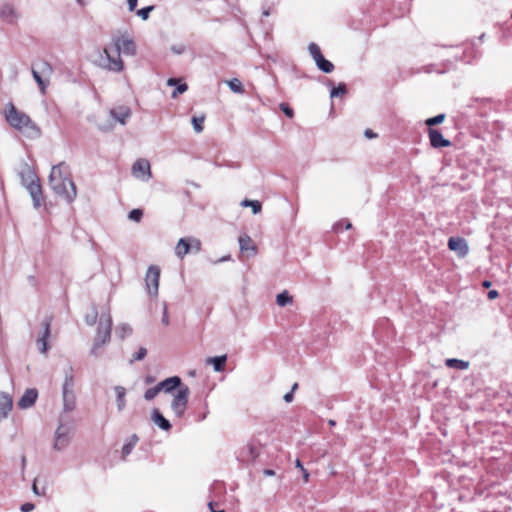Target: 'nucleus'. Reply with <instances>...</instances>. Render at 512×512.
<instances>
[{"instance_id":"nucleus-41","label":"nucleus","mask_w":512,"mask_h":512,"mask_svg":"<svg viewBox=\"0 0 512 512\" xmlns=\"http://www.w3.org/2000/svg\"><path fill=\"white\" fill-rule=\"evenodd\" d=\"M147 355V350L144 347L139 348V350L133 355L131 362L133 361H141Z\"/></svg>"},{"instance_id":"nucleus-2","label":"nucleus","mask_w":512,"mask_h":512,"mask_svg":"<svg viewBox=\"0 0 512 512\" xmlns=\"http://www.w3.org/2000/svg\"><path fill=\"white\" fill-rule=\"evenodd\" d=\"M5 119L11 127L30 137H38L41 134L40 128L32 119L26 113L17 110L12 103L6 106Z\"/></svg>"},{"instance_id":"nucleus-33","label":"nucleus","mask_w":512,"mask_h":512,"mask_svg":"<svg viewBox=\"0 0 512 512\" xmlns=\"http://www.w3.org/2000/svg\"><path fill=\"white\" fill-rule=\"evenodd\" d=\"M227 85L229 86V88L234 92V93H238V94H242L244 93V88H243V85L241 83V81L237 78H233L231 80H228L227 82Z\"/></svg>"},{"instance_id":"nucleus-55","label":"nucleus","mask_w":512,"mask_h":512,"mask_svg":"<svg viewBox=\"0 0 512 512\" xmlns=\"http://www.w3.org/2000/svg\"><path fill=\"white\" fill-rule=\"evenodd\" d=\"M263 473H264L265 476H273V475H275V472L273 470H271V469H265L263 471Z\"/></svg>"},{"instance_id":"nucleus-17","label":"nucleus","mask_w":512,"mask_h":512,"mask_svg":"<svg viewBox=\"0 0 512 512\" xmlns=\"http://www.w3.org/2000/svg\"><path fill=\"white\" fill-rule=\"evenodd\" d=\"M38 398V391L34 388L27 389L19 399L17 405L20 409L32 407Z\"/></svg>"},{"instance_id":"nucleus-22","label":"nucleus","mask_w":512,"mask_h":512,"mask_svg":"<svg viewBox=\"0 0 512 512\" xmlns=\"http://www.w3.org/2000/svg\"><path fill=\"white\" fill-rule=\"evenodd\" d=\"M113 390L116 396L117 409L121 412L126 407V389L121 385H116Z\"/></svg>"},{"instance_id":"nucleus-18","label":"nucleus","mask_w":512,"mask_h":512,"mask_svg":"<svg viewBox=\"0 0 512 512\" xmlns=\"http://www.w3.org/2000/svg\"><path fill=\"white\" fill-rule=\"evenodd\" d=\"M42 326H43L42 334H41V336L38 337V339L36 340V343H37L39 352L45 354L48 351L47 340L50 337V326H51L50 320L46 319L43 322Z\"/></svg>"},{"instance_id":"nucleus-1","label":"nucleus","mask_w":512,"mask_h":512,"mask_svg":"<svg viewBox=\"0 0 512 512\" xmlns=\"http://www.w3.org/2000/svg\"><path fill=\"white\" fill-rule=\"evenodd\" d=\"M49 185L55 194L72 202L77 196L75 183L70 177L68 167L64 163L55 165L49 175Z\"/></svg>"},{"instance_id":"nucleus-12","label":"nucleus","mask_w":512,"mask_h":512,"mask_svg":"<svg viewBox=\"0 0 512 512\" xmlns=\"http://www.w3.org/2000/svg\"><path fill=\"white\" fill-rule=\"evenodd\" d=\"M132 174L140 180L148 181L152 175L149 161L143 158L136 160L132 166Z\"/></svg>"},{"instance_id":"nucleus-51","label":"nucleus","mask_w":512,"mask_h":512,"mask_svg":"<svg viewBox=\"0 0 512 512\" xmlns=\"http://www.w3.org/2000/svg\"><path fill=\"white\" fill-rule=\"evenodd\" d=\"M498 297V292L496 290H491L488 292V298L490 300L496 299Z\"/></svg>"},{"instance_id":"nucleus-56","label":"nucleus","mask_w":512,"mask_h":512,"mask_svg":"<svg viewBox=\"0 0 512 512\" xmlns=\"http://www.w3.org/2000/svg\"><path fill=\"white\" fill-rule=\"evenodd\" d=\"M162 322L165 324V325H168L169 321H168V315H167V311L165 310L164 311V315H163V318H162Z\"/></svg>"},{"instance_id":"nucleus-53","label":"nucleus","mask_w":512,"mask_h":512,"mask_svg":"<svg viewBox=\"0 0 512 512\" xmlns=\"http://www.w3.org/2000/svg\"><path fill=\"white\" fill-rule=\"evenodd\" d=\"M365 136H366L367 138H374V137H376V134H374V133L372 132V130L367 129V130L365 131Z\"/></svg>"},{"instance_id":"nucleus-61","label":"nucleus","mask_w":512,"mask_h":512,"mask_svg":"<svg viewBox=\"0 0 512 512\" xmlns=\"http://www.w3.org/2000/svg\"><path fill=\"white\" fill-rule=\"evenodd\" d=\"M25 464H26V458L23 456L22 457V465H23V467L25 466Z\"/></svg>"},{"instance_id":"nucleus-5","label":"nucleus","mask_w":512,"mask_h":512,"mask_svg":"<svg viewBox=\"0 0 512 512\" xmlns=\"http://www.w3.org/2000/svg\"><path fill=\"white\" fill-rule=\"evenodd\" d=\"M111 326H112V320L110 315L108 314L105 319H101L97 334L91 349V354L98 356L99 349L109 342L110 335H111Z\"/></svg>"},{"instance_id":"nucleus-21","label":"nucleus","mask_w":512,"mask_h":512,"mask_svg":"<svg viewBox=\"0 0 512 512\" xmlns=\"http://www.w3.org/2000/svg\"><path fill=\"white\" fill-rule=\"evenodd\" d=\"M27 190L29 191L35 207H40L42 202V189L39 181H35L33 183L28 184L25 186Z\"/></svg>"},{"instance_id":"nucleus-26","label":"nucleus","mask_w":512,"mask_h":512,"mask_svg":"<svg viewBox=\"0 0 512 512\" xmlns=\"http://www.w3.org/2000/svg\"><path fill=\"white\" fill-rule=\"evenodd\" d=\"M239 246H240V250L242 252H248V251H251L253 253L256 252V246H255L253 240L247 235H243V236L239 237Z\"/></svg>"},{"instance_id":"nucleus-64","label":"nucleus","mask_w":512,"mask_h":512,"mask_svg":"<svg viewBox=\"0 0 512 512\" xmlns=\"http://www.w3.org/2000/svg\"><path fill=\"white\" fill-rule=\"evenodd\" d=\"M265 16H268L269 15V12L268 11H264L263 13Z\"/></svg>"},{"instance_id":"nucleus-43","label":"nucleus","mask_w":512,"mask_h":512,"mask_svg":"<svg viewBox=\"0 0 512 512\" xmlns=\"http://www.w3.org/2000/svg\"><path fill=\"white\" fill-rule=\"evenodd\" d=\"M281 110L285 113V115L289 118H292L294 116L293 109L290 108L287 104H280Z\"/></svg>"},{"instance_id":"nucleus-27","label":"nucleus","mask_w":512,"mask_h":512,"mask_svg":"<svg viewBox=\"0 0 512 512\" xmlns=\"http://www.w3.org/2000/svg\"><path fill=\"white\" fill-rule=\"evenodd\" d=\"M179 81L175 78H169L167 80L168 86H176V89L172 92V97L176 98L179 94H182L187 91L188 86L186 83H178Z\"/></svg>"},{"instance_id":"nucleus-15","label":"nucleus","mask_w":512,"mask_h":512,"mask_svg":"<svg viewBox=\"0 0 512 512\" xmlns=\"http://www.w3.org/2000/svg\"><path fill=\"white\" fill-rule=\"evenodd\" d=\"M160 391L165 393H172L174 390H179L180 387H187L182 384L181 378L178 376L169 377L158 383Z\"/></svg>"},{"instance_id":"nucleus-9","label":"nucleus","mask_w":512,"mask_h":512,"mask_svg":"<svg viewBox=\"0 0 512 512\" xmlns=\"http://www.w3.org/2000/svg\"><path fill=\"white\" fill-rule=\"evenodd\" d=\"M201 251L200 240L192 237L181 238L175 248L177 256H184L186 254H198Z\"/></svg>"},{"instance_id":"nucleus-48","label":"nucleus","mask_w":512,"mask_h":512,"mask_svg":"<svg viewBox=\"0 0 512 512\" xmlns=\"http://www.w3.org/2000/svg\"><path fill=\"white\" fill-rule=\"evenodd\" d=\"M127 3L129 10L134 11L137 6L138 0H128Z\"/></svg>"},{"instance_id":"nucleus-40","label":"nucleus","mask_w":512,"mask_h":512,"mask_svg":"<svg viewBox=\"0 0 512 512\" xmlns=\"http://www.w3.org/2000/svg\"><path fill=\"white\" fill-rule=\"evenodd\" d=\"M154 9L153 6L144 7L137 11V15L141 17L143 20H147L149 18L150 12Z\"/></svg>"},{"instance_id":"nucleus-11","label":"nucleus","mask_w":512,"mask_h":512,"mask_svg":"<svg viewBox=\"0 0 512 512\" xmlns=\"http://www.w3.org/2000/svg\"><path fill=\"white\" fill-rule=\"evenodd\" d=\"M113 46L119 55L121 53L129 56H134L136 54V44L127 36L113 38Z\"/></svg>"},{"instance_id":"nucleus-39","label":"nucleus","mask_w":512,"mask_h":512,"mask_svg":"<svg viewBox=\"0 0 512 512\" xmlns=\"http://www.w3.org/2000/svg\"><path fill=\"white\" fill-rule=\"evenodd\" d=\"M346 93V87L344 84H339L337 87L331 90V97H338Z\"/></svg>"},{"instance_id":"nucleus-50","label":"nucleus","mask_w":512,"mask_h":512,"mask_svg":"<svg viewBox=\"0 0 512 512\" xmlns=\"http://www.w3.org/2000/svg\"><path fill=\"white\" fill-rule=\"evenodd\" d=\"M294 394L292 392H288L284 395L283 399L285 402L290 403L293 401Z\"/></svg>"},{"instance_id":"nucleus-31","label":"nucleus","mask_w":512,"mask_h":512,"mask_svg":"<svg viewBox=\"0 0 512 512\" xmlns=\"http://www.w3.org/2000/svg\"><path fill=\"white\" fill-rule=\"evenodd\" d=\"M115 333L120 339H125L131 335L132 328L128 324L123 323L117 326Z\"/></svg>"},{"instance_id":"nucleus-23","label":"nucleus","mask_w":512,"mask_h":512,"mask_svg":"<svg viewBox=\"0 0 512 512\" xmlns=\"http://www.w3.org/2000/svg\"><path fill=\"white\" fill-rule=\"evenodd\" d=\"M19 176L21 178V182L24 186H27L30 183L37 181V176L32 170V168L28 165H25L24 168L20 171Z\"/></svg>"},{"instance_id":"nucleus-45","label":"nucleus","mask_w":512,"mask_h":512,"mask_svg":"<svg viewBox=\"0 0 512 512\" xmlns=\"http://www.w3.org/2000/svg\"><path fill=\"white\" fill-rule=\"evenodd\" d=\"M96 318H97V312L93 311V313L91 315H87L85 317V321H86L87 324L93 325L96 322Z\"/></svg>"},{"instance_id":"nucleus-54","label":"nucleus","mask_w":512,"mask_h":512,"mask_svg":"<svg viewBox=\"0 0 512 512\" xmlns=\"http://www.w3.org/2000/svg\"><path fill=\"white\" fill-rule=\"evenodd\" d=\"M129 443H133V446L136 445V443L138 442V437L136 435H132L129 440H128Z\"/></svg>"},{"instance_id":"nucleus-8","label":"nucleus","mask_w":512,"mask_h":512,"mask_svg":"<svg viewBox=\"0 0 512 512\" xmlns=\"http://www.w3.org/2000/svg\"><path fill=\"white\" fill-rule=\"evenodd\" d=\"M63 419L64 418L60 416L59 425L55 431L53 447L57 451H61L68 446L72 433V427L68 424H65Z\"/></svg>"},{"instance_id":"nucleus-30","label":"nucleus","mask_w":512,"mask_h":512,"mask_svg":"<svg viewBox=\"0 0 512 512\" xmlns=\"http://www.w3.org/2000/svg\"><path fill=\"white\" fill-rule=\"evenodd\" d=\"M293 302V297L289 295V293L287 291H283L281 293H279L277 296H276V303L281 306V307H284L286 305H289Z\"/></svg>"},{"instance_id":"nucleus-34","label":"nucleus","mask_w":512,"mask_h":512,"mask_svg":"<svg viewBox=\"0 0 512 512\" xmlns=\"http://www.w3.org/2000/svg\"><path fill=\"white\" fill-rule=\"evenodd\" d=\"M309 53L313 57L314 61L322 56L320 47L315 43H310L308 47Z\"/></svg>"},{"instance_id":"nucleus-44","label":"nucleus","mask_w":512,"mask_h":512,"mask_svg":"<svg viewBox=\"0 0 512 512\" xmlns=\"http://www.w3.org/2000/svg\"><path fill=\"white\" fill-rule=\"evenodd\" d=\"M133 448H134L133 443H129L127 441V443H125L122 447L123 457H126L127 455H129L131 453V451L133 450Z\"/></svg>"},{"instance_id":"nucleus-37","label":"nucleus","mask_w":512,"mask_h":512,"mask_svg":"<svg viewBox=\"0 0 512 512\" xmlns=\"http://www.w3.org/2000/svg\"><path fill=\"white\" fill-rule=\"evenodd\" d=\"M444 119H445V115L439 114L435 117L428 118L425 123H426V125L432 127L434 125H438V124L442 123L444 121Z\"/></svg>"},{"instance_id":"nucleus-6","label":"nucleus","mask_w":512,"mask_h":512,"mask_svg":"<svg viewBox=\"0 0 512 512\" xmlns=\"http://www.w3.org/2000/svg\"><path fill=\"white\" fill-rule=\"evenodd\" d=\"M100 66L111 72H122L124 62L116 50L112 51L108 47L104 48L103 55L100 57Z\"/></svg>"},{"instance_id":"nucleus-52","label":"nucleus","mask_w":512,"mask_h":512,"mask_svg":"<svg viewBox=\"0 0 512 512\" xmlns=\"http://www.w3.org/2000/svg\"><path fill=\"white\" fill-rule=\"evenodd\" d=\"M301 472L303 474L304 482H308L309 481V473H308V471L306 469H303Z\"/></svg>"},{"instance_id":"nucleus-36","label":"nucleus","mask_w":512,"mask_h":512,"mask_svg":"<svg viewBox=\"0 0 512 512\" xmlns=\"http://www.w3.org/2000/svg\"><path fill=\"white\" fill-rule=\"evenodd\" d=\"M204 117H193L192 124L195 132L200 133L203 131Z\"/></svg>"},{"instance_id":"nucleus-16","label":"nucleus","mask_w":512,"mask_h":512,"mask_svg":"<svg viewBox=\"0 0 512 512\" xmlns=\"http://www.w3.org/2000/svg\"><path fill=\"white\" fill-rule=\"evenodd\" d=\"M448 247L451 251L457 253L460 256H465L469 252L466 240L461 237H451L448 240Z\"/></svg>"},{"instance_id":"nucleus-32","label":"nucleus","mask_w":512,"mask_h":512,"mask_svg":"<svg viewBox=\"0 0 512 512\" xmlns=\"http://www.w3.org/2000/svg\"><path fill=\"white\" fill-rule=\"evenodd\" d=\"M241 206L243 207H251L254 214H258L261 212L262 205L258 200H248L245 199L241 202Z\"/></svg>"},{"instance_id":"nucleus-28","label":"nucleus","mask_w":512,"mask_h":512,"mask_svg":"<svg viewBox=\"0 0 512 512\" xmlns=\"http://www.w3.org/2000/svg\"><path fill=\"white\" fill-rule=\"evenodd\" d=\"M445 364L449 368H454L458 370H466L469 367V362L455 358L447 359L445 361Z\"/></svg>"},{"instance_id":"nucleus-46","label":"nucleus","mask_w":512,"mask_h":512,"mask_svg":"<svg viewBox=\"0 0 512 512\" xmlns=\"http://www.w3.org/2000/svg\"><path fill=\"white\" fill-rule=\"evenodd\" d=\"M34 508H35L34 504H32V503H24L23 505H21L20 510L22 512H31V511L34 510Z\"/></svg>"},{"instance_id":"nucleus-63","label":"nucleus","mask_w":512,"mask_h":512,"mask_svg":"<svg viewBox=\"0 0 512 512\" xmlns=\"http://www.w3.org/2000/svg\"><path fill=\"white\" fill-rule=\"evenodd\" d=\"M209 506H210V508H212V503H209ZM211 510H212V512H224L223 510H220V511H214L213 509H211Z\"/></svg>"},{"instance_id":"nucleus-7","label":"nucleus","mask_w":512,"mask_h":512,"mask_svg":"<svg viewBox=\"0 0 512 512\" xmlns=\"http://www.w3.org/2000/svg\"><path fill=\"white\" fill-rule=\"evenodd\" d=\"M190 389L189 387H180L173 395L171 409L177 418L183 417L187 409Z\"/></svg>"},{"instance_id":"nucleus-38","label":"nucleus","mask_w":512,"mask_h":512,"mask_svg":"<svg viewBox=\"0 0 512 512\" xmlns=\"http://www.w3.org/2000/svg\"><path fill=\"white\" fill-rule=\"evenodd\" d=\"M143 216V211L141 209H133L129 212L128 218L131 221L140 222Z\"/></svg>"},{"instance_id":"nucleus-20","label":"nucleus","mask_w":512,"mask_h":512,"mask_svg":"<svg viewBox=\"0 0 512 512\" xmlns=\"http://www.w3.org/2000/svg\"><path fill=\"white\" fill-rule=\"evenodd\" d=\"M110 115L121 124H125L131 116V110L128 106H118L110 110Z\"/></svg>"},{"instance_id":"nucleus-19","label":"nucleus","mask_w":512,"mask_h":512,"mask_svg":"<svg viewBox=\"0 0 512 512\" xmlns=\"http://www.w3.org/2000/svg\"><path fill=\"white\" fill-rule=\"evenodd\" d=\"M428 135L430 144L433 148L448 147L451 145L450 141L445 139L442 133L437 129L430 128Z\"/></svg>"},{"instance_id":"nucleus-49","label":"nucleus","mask_w":512,"mask_h":512,"mask_svg":"<svg viewBox=\"0 0 512 512\" xmlns=\"http://www.w3.org/2000/svg\"><path fill=\"white\" fill-rule=\"evenodd\" d=\"M32 490H33L34 494H36V495H38V496H42V495H44V494H45V492H44V491H39V490H38V487H37V485H36V481H34V483H33V485H32Z\"/></svg>"},{"instance_id":"nucleus-59","label":"nucleus","mask_w":512,"mask_h":512,"mask_svg":"<svg viewBox=\"0 0 512 512\" xmlns=\"http://www.w3.org/2000/svg\"><path fill=\"white\" fill-rule=\"evenodd\" d=\"M482 285L485 288H489L491 286V282L490 281H484Z\"/></svg>"},{"instance_id":"nucleus-62","label":"nucleus","mask_w":512,"mask_h":512,"mask_svg":"<svg viewBox=\"0 0 512 512\" xmlns=\"http://www.w3.org/2000/svg\"><path fill=\"white\" fill-rule=\"evenodd\" d=\"M329 425L334 426L335 425V421L334 420H329Z\"/></svg>"},{"instance_id":"nucleus-58","label":"nucleus","mask_w":512,"mask_h":512,"mask_svg":"<svg viewBox=\"0 0 512 512\" xmlns=\"http://www.w3.org/2000/svg\"><path fill=\"white\" fill-rule=\"evenodd\" d=\"M153 381H154V378H153V377H151V376H147V377L145 378V382H146L147 384H150V383H152Z\"/></svg>"},{"instance_id":"nucleus-57","label":"nucleus","mask_w":512,"mask_h":512,"mask_svg":"<svg viewBox=\"0 0 512 512\" xmlns=\"http://www.w3.org/2000/svg\"><path fill=\"white\" fill-rule=\"evenodd\" d=\"M295 465H296V467H297V468H299L301 471H302L303 469H305V468L303 467L302 463L300 462V460H296Z\"/></svg>"},{"instance_id":"nucleus-3","label":"nucleus","mask_w":512,"mask_h":512,"mask_svg":"<svg viewBox=\"0 0 512 512\" xmlns=\"http://www.w3.org/2000/svg\"><path fill=\"white\" fill-rule=\"evenodd\" d=\"M31 72L40 92L45 95L54 72L53 66L48 61L41 60L32 65Z\"/></svg>"},{"instance_id":"nucleus-35","label":"nucleus","mask_w":512,"mask_h":512,"mask_svg":"<svg viewBox=\"0 0 512 512\" xmlns=\"http://www.w3.org/2000/svg\"><path fill=\"white\" fill-rule=\"evenodd\" d=\"M159 392H160V388L157 384L155 387H152V388L146 390V392L144 394V398L147 401H150V400L154 399Z\"/></svg>"},{"instance_id":"nucleus-60","label":"nucleus","mask_w":512,"mask_h":512,"mask_svg":"<svg viewBox=\"0 0 512 512\" xmlns=\"http://www.w3.org/2000/svg\"><path fill=\"white\" fill-rule=\"evenodd\" d=\"M297 388H298V384L294 383L290 392H292L294 394V392L297 390Z\"/></svg>"},{"instance_id":"nucleus-42","label":"nucleus","mask_w":512,"mask_h":512,"mask_svg":"<svg viewBox=\"0 0 512 512\" xmlns=\"http://www.w3.org/2000/svg\"><path fill=\"white\" fill-rule=\"evenodd\" d=\"M245 450L247 451L251 459H255L258 456V450L253 444H248L245 447Z\"/></svg>"},{"instance_id":"nucleus-10","label":"nucleus","mask_w":512,"mask_h":512,"mask_svg":"<svg viewBox=\"0 0 512 512\" xmlns=\"http://www.w3.org/2000/svg\"><path fill=\"white\" fill-rule=\"evenodd\" d=\"M160 279V268L157 266H150L145 276V283L147 292L150 296L156 297L158 295Z\"/></svg>"},{"instance_id":"nucleus-29","label":"nucleus","mask_w":512,"mask_h":512,"mask_svg":"<svg viewBox=\"0 0 512 512\" xmlns=\"http://www.w3.org/2000/svg\"><path fill=\"white\" fill-rule=\"evenodd\" d=\"M315 63L324 73H331L334 70V65L329 60H326L323 55L316 59Z\"/></svg>"},{"instance_id":"nucleus-14","label":"nucleus","mask_w":512,"mask_h":512,"mask_svg":"<svg viewBox=\"0 0 512 512\" xmlns=\"http://www.w3.org/2000/svg\"><path fill=\"white\" fill-rule=\"evenodd\" d=\"M13 408V398L7 392H0V421L6 419Z\"/></svg>"},{"instance_id":"nucleus-47","label":"nucleus","mask_w":512,"mask_h":512,"mask_svg":"<svg viewBox=\"0 0 512 512\" xmlns=\"http://www.w3.org/2000/svg\"><path fill=\"white\" fill-rule=\"evenodd\" d=\"M342 224L345 225V229H350L352 226L349 221L344 220V221L337 223L335 226V229L338 231L340 229V227L342 226Z\"/></svg>"},{"instance_id":"nucleus-4","label":"nucleus","mask_w":512,"mask_h":512,"mask_svg":"<svg viewBox=\"0 0 512 512\" xmlns=\"http://www.w3.org/2000/svg\"><path fill=\"white\" fill-rule=\"evenodd\" d=\"M74 377L71 372L66 373L62 384V413L60 416L64 418L65 414L72 413L76 409V395L74 392Z\"/></svg>"},{"instance_id":"nucleus-13","label":"nucleus","mask_w":512,"mask_h":512,"mask_svg":"<svg viewBox=\"0 0 512 512\" xmlns=\"http://www.w3.org/2000/svg\"><path fill=\"white\" fill-rule=\"evenodd\" d=\"M20 18V13L17 8L10 3H5L0 6V19L8 24H16Z\"/></svg>"},{"instance_id":"nucleus-25","label":"nucleus","mask_w":512,"mask_h":512,"mask_svg":"<svg viewBox=\"0 0 512 512\" xmlns=\"http://www.w3.org/2000/svg\"><path fill=\"white\" fill-rule=\"evenodd\" d=\"M227 360L226 355L215 356L207 358V364L213 365V368L216 372H221L225 369V363Z\"/></svg>"},{"instance_id":"nucleus-24","label":"nucleus","mask_w":512,"mask_h":512,"mask_svg":"<svg viewBox=\"0 0 512 512\" xmlns=\"http://www.w3.org/2000/svg\"><path fill=\"white\" fill-rule=\"evenodd\" d=\"M152 421L162 430L168 431L171 428L170 422L157 409L152 412Z\"/></svg>"}]
</instances>
